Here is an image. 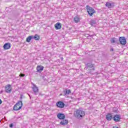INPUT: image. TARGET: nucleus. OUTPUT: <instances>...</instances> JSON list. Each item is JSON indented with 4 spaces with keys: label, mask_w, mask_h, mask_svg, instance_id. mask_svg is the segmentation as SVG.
Listing matches in <instances>:
<instances>
[{
    "label": "nucleus",
    "mask_w": 128,
    "mask_h": 128,
    "mask_svg": "<svg viewBox=\"0 0 128 128\" xmlns=\"http://www.w3.org/2000/svg\"><path fill=\"white\" fill-rule=\"evenodd\" d=\"M86 116V112L82 110L78 109L75 111V116L78 120H82Z\"/></svg>",
    "instance_id": "f257e3e1"
},
{
    "label": "nucleus",
    "mask_w": 128,
    "mask_h": 128,
    "mask_svg": "<svg viewBox=\"0 0 128 128\" xmlns=\"http://www.w3.org/2000/svg\"><path fill=\"white\" fill-rule=\"evenodd\" d=\"M85 70H86L88 74H90L94 70V64L88 63L86 64L84 68Z\"/></svg>",
    "instance_id": "f03ea898"
},
{
    "label": "nucleus",
    "mask_w": 128,
    "mask_h": 128,
    "mask_svg": "<svg viewBox=\"0 0 128 128\" xmlns=\"http://www.w3.org/2000/svg\"><path fill=\"white\" fill-rule=\"evenodd\" d=\"M86 10H87V12H88V16H92V15L94 14H96V10H94V8L88 5L86 6Z\"/></svg>",
    "instance_id": "7ed1b4c3"
},
{
    "label": "nucleus",
    "mask_w": 128,
    "mask_h": 128,
    "mask_svg": "<svg viewBox=\"0 0 128 128\" xmlns=\"http://www.w3.org/2000/svg\"><path fill=\"white\" fill-rule=\"evenodd\" d=\"M22 108V102L20 100L14 106V110H20Z\"/></svg>",
    "instance_id": "20e7f679"
},
{
    "label": "nucleus",
    "mask_w": 128,
    "mask_h": 128,
    "mask_svg": "<svg viewBox=\"0 0 128 128\" xmlns=\"http://www.w3.org/2000/svg\"><path fill=\"white\" fill-rule=\"evenodd\" d=\"M118 40L120 44H122V46H126V38L124 36L120 37Z\"/></svg>",
    "instance_id": "39448f33"
},
{
    "label": "nucleus",
    "mask_w": 128,
    "mask_h": 128,
    "mask_svg": "<svg viewBox=\"0 0 128 128\" xmlns=\"http://www.w3.org/2000/svg\"><path fill=\"white\" fill-rule=\"evenodd\" d=\"M121 118L120 114H115L113 117V120L116 122H120Z\"/></svg>",
    "instance_id": "423d86ee"
},
{
    "label": "nucleus",
    "mask_w": 128,
    "mask_h": 128,
    "mask_svg": "<svg viewBox=\"0 0 128 128\" xmlns=\"http://www.w3.org/2000/svg\"><path fill=\"white\" fill-rule=\"evenodd\" d=\"M65 105L64 103L62 101H59L56 103V107L60 108H64Z\"/></svg>",
    "instance_id": "0eeeda50"
},
{
    "label": "nucleus",
    "mask_w": 128,
    "mask_h": 128,
    "mask_svg": "<svg viewBox=\"0 0 128 128\" xmlns=\"http://www.w3.org/2000/svg\"><path fill=\"white\" fill-rule=\"evenodd\" d=\"M110 42L111 44H120L118 39L116 38H112L110 39Z\"/></svg>",
    "instance_id": "6e6552de"
},
{
    "label": "nucleus",
    "mask_w": 128,
    "mask_h": 128,
    "mask_svg": "<svg viewBox=\"0 0 128 128\" xmlns=\"http://www.w3.org/2000/svg\"><path fill=\"white\" fill-rule=\"evenodd\" d=\"M33 86L32 87V90L34 92V94H38V88L34 84H32Z\"/></svg>",
    "instance_id": "1a4fd4ad"
},
{
    "label": "nucleus",
    "mask_w": 128,
    "mask_h": 128,
    "mask_svg": "<svg viewBox=\"0 0 128 128\" xmlns=\"http://www.w3.org/2000/svg\"><path fill=\"white\" fill-rule=\"evenodd\" d=\"M5 92L7 94H10L12 92V88H10V85L8 84L5 86Z\"/></svg>",
    "instance_id": "9d476101"
},
{
    "label": "nucleus",
    "mask_w": 128,
    "mask_h": 128,
    "mask_svg": "<svg viewBox=\"0 0 128 128\" xmlns=\"http://www.w3.org/2000/svg\"><path fill=\"white\" fill-rule=\"evenodd\" d=\"M57 118L59 120H64L66 116L64 114L60 113L57 114Z\"/></svg>",
    "instance_id": "9b49d317"
},
{
    "label": "nucleus",
    "mask_w": 128,
    "mask_h": 128,
    "mask_svg": "<svg viewBox=\"0 0 128 128\" xmlns=\"http://www.w3.org/2000/svg\"><path fill=\"white\" fill-rule=\"evenodd\" d=\"M106 118L107 120H113L114 118H112V114L108 113L106 116Z\"/></svg>",
    "instance_id": "f8f14e48"
},
{
    "label": "nucleus",
    "mask_w": 128,
    "mask_h": 128,
    "mask_svg": "<svg viewBox=\"0 0 128 128\" xmlns=\"http://www.w3.org/2000/svg\"><path fill=\"white\" fill-rule=\"evenodd\" d=\"M68 124V120L63 119L60 122L62 126H66Z\"/></svg>",
    "instance_id": "ddd939ff"
},
{
    "label": "nucleus",
    "mask_w": 128,
    "mask_h": 128,
    "mask_svg": "<svg viewBox=\"0 0 128 128\" xmlns=\"http://www.w3.org/2000/svg\"><path fill=\"white\" fill-rule=\"evenodd\" d=\"M63 92L64 94V96H68V94H72V91L70 90H68V89H65L63 91Z\"/></svg>",
    "instance_id": "4468645a"
},
{
    "label": "nucleus",
    "mask_w": 128,
    "mask_h": 128,
    "mask_svg": "<svg viewBox=\"0 0 128 128\" xmlns=\"http://www.w3.org/2000/svg\"><path fill=\"white\" fill-rule=\"evenodd\" d=\"M74 20L76 24H78V22H80V16H76L74 18Z\"/></svg>",
    "instance_id": "2eb2a0df"
},
{
    "label": "nucleus",
    "mask_w": 128,
    "mask_h": 128,
    "mask_svg": "<svg viewBox=\"0 0 128 128\" xmlns=\"http://www.w3.org/2000/svg\"><path fill=\"white\" fill-rule=\"evenodd\" d=\"M10 46H12L10 45V43H6L4 46L3 48H4V50H10Z\"/></svg>",
    "instance_id": "dca6fc26"
},
{
    "label": "nucleus",
    "mask_w": 128,
    "mask_h": 128,
    "mask_svg": "<svg viewBox=\"0 0 128 128\" xmlns=\"http://www.w3.org/2000/svg\"><path fill=\"white\" fill-rule=\"evenodd\" d=\"M44 66H38L36 68L37 72H42L44 70Z\"/></svg>",
    "instance_id": "f3484780"
},
{
    "label": "nucleus",
    "mask_w": 128,
    "mask_h": 128,
    "mask_svg": "<svg viewBox=\"0 0 128 128\" xmlns=\"http://www.w3.org/2000/svg\"><path fill=\"white\" fill-rule=\"evenodd\" d=\"M106 6L108 8H112L114 5V2L110 3V2H107Z\"/></svg>",
    "instance_id": "a211bd4d"
},
{
    "label": "nucleus",
    "mask_w": 128,
    "mask_h": 128,
    "mask_svg": "<svg viewBox=\"0 0 128 128\" xmlns=\"http://www.w3.org/2000/svg\"><path fill=\"white\" fill-rule=\"evenodd\" d=\"M55 28L56 30H60L62 28V24L60 22H57L55 24Z\"/></svg>",
    "instance_id": "6ab92c4d"
},
{
    "label": "nucleus",
    "mask_w": 128,
    "mask_h": 128,
    "mask_svg": "<svg viewBox=\"0 0 128 128\" xmlns=\"http://www.w3.org/2000/svg\"><path fill=\"white\" fill-rule=\"evenodd\" d=\"M34 38V36H28L26 38V42H30V40Z\"/></svg>",
    "instance_id": "aec40b11"
},
{
    "label": "nucleus",
    "mask_w": 128,
    "mask_h": 128,
    "mask_svg": "<svg viewBox=\"0 0 128 128\" xmlns=\"http://www.w3.org/2000/svg\"><path fill=\"white\" fill-rule=\"evenodd\" d=\"M90 24H91V26H94V24H96V20L95 19L94 20H92L90 22Z\"/></svg>",
    "instance_id": "412c9836"
},
{
    "label": "nucleus",
    "mask_w": 128,
    "mask_h": 128,
    "mask_svg": "<svg viewBox=\"0 0 128 128\" xmlns=\"http://www.w3.org/2000/svg\"><path fill=\"white\" fill-rule=\"evenodd\" d=\"M33 38H34L35 40H40V36L38 34H35L34 36H33Z\"/></svg>",
    "instance_id": "4be33fe9"
},
{
    "label": "nucleus",
    "mask_w": 128,
    "mask_h": 128,
    "mask_svg": "<svg viewBox=\"0 0 128 128\" xmlns=\"http://www.w3.org/2000/svg\"><path fill=\"white\" fill-rule=\"evenodd\" d=\"M112 112H114L115 114H118V108H112Z\"/></svg>",
    "instance_id": "5701e85b"
},
{
    "label": "nucleus",
    "mask_w": 128,
    "mask_h": 128,
    "mask_svg": "<svg viewBox=\"0 0 128 128\" xmlns=\"http://www.w3.org/2000/svg\"><path fill=\"white\" fill-rule=\"evenodd\" d=\"M103 56H104V58H108V53H104L102 54Z\"/></svg>",
    "instance_id": "b1692460"
},
{
    "label": "nucleus",
    "mask_w": 128,
    "mask_h": 128,
    "mask_svg": "<svg viewBox=\"0 0 128 128\" xmlns=\"http://www.w3.org/2000/svg\"><path fill=\"white\" fill-rule=\"evenodd\" d=\"M85 36H86V38H88L89 36H94V34L90 35L88 34H86Z\"/></svg>",
    "instance_id": "393cba45"
},
{
    "label": "nucleus",
    "mask_w": 128,
    "mask_h": 128,
    "mask_svg": "<svg viewBox=\"0 0 128 128\" xmlns=\"http://www.w3.org/2000/svg\"><path fill=\"white\" fill-rule=\"evenodd\" d=\"M20 78H24V74H20Z\"/></svg>",
    "instance_id": "a878e982"
},
{
    "label": "nucleus",
    "mask_w": 128,
    "mask_h": 128,
    "mask_svg": "<svg viewBox=\"0 0 128 128\" xmlns=\"http://www.w3.org/2000/svg\"><path fill=\"white\" fill-rule=\"evenodd\" d=\"M14 127V124L12 123L10 124V128H12Z\"/></svg>",
    "instance_id": "bb28decb"
},
{
    "label": "nucleus",
    "mask_w": 128,
    "mask_h": 128,
    "mask_svg": "<svg viewBox=\"0 0 128 128\" xmlns=\"http://www.w3.org/2000/svg\"><path fill=\"white\" fill-rule=\"evenodd\" d=\"M114 48H110V52H114Z\"/></svg>",
    "instance_id": "cd10ccee"
},
{
    "label": "nucleus",
    "mask_w": 128,
    "mask_h": 128,
    "mask_svg": "<svg viewBox=\"0 0 128 128\" xmlns=\"http://www.w3.org/2000/svg\"><path fill=\"white\" fill-rule=\"evenodd\" d=\"M2 104V101L0 99V104Z\"/></svg>",
    "instance_id": "c85d7f7f"
},
{
    "label": "nucleus",
    "mask_w": 128,
    "mask_h": 128,
    "mask_svg": "<svg viewBox=\"0 0 128 128\" xmlns=\"http://www.w3.org/2000/svg\"><path fill=\"white\" fill-rule=\"evenodd\" d=\"M28 96H29L30 98H32V96H30V94Z\"/></svg>",
    "instance_id": "c756f323"
},
{
    "label": "nucleus",
    "mask_w": 128,
    "mask_h": 128,
    "mask_svg": "<svg viewBox=\"0 0 128 128\" xmlns=\"http://www.w3.org/2000/svg\"><path fill=\"white\" fill-rule=\"evenodd\" d=\"M2 92H3L2 90L0 91V94H2Z\"/></svg>",
    "instance_id": "7c9ffc66"
},
{
    "label": "nucleus",
    "mask_w": 128,
    "mask_h": 128,
    "mask_svg": "<svg viewBox=\"0 0 128 128\" xmlns=\"http://www.w3.org/2000/svg\"><path fill=\"white\" fill-rule=\"evenodd\" d=\"M62 60H64V58H61Z\"/></svg>",
    "instance_id": "2f4dec72"
},
{
    "label": "nucleus",
    "mask_w": 128,
    "mask_h": 128,
    "mask_svg": "<svg viewBox=\"0 0 128 128\" xmlns=\"http://www.w3.org/2000/svg\"><path fill=\"white\" fill-rule=\"evenodd\" d=\"M20 98H22V97H20Z\"/></svg>",
    "instance_id": "473e14b6"
}]
</instances>
